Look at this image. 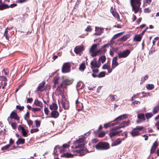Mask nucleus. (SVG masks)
I'll list each match as a JSON object with an SVG mask.
<instances>
[{"label":"nucleus","mask_w":159,"mask_h":159,"mask_svg":"<svg viewBox=\"0 0 159 159\" xmlns=\"http://www.w3.org/2000/svg\"><path fill=\"white\" fill-rule=\"evenodd\" d=\"M146 87L148 90H152L154 88V86L153 84H148L146 85Z\"/></svg>","instance_id":"nucleus-35"},{"label":"nucleus","mask_w":159,"mask_h":159,"mask_svg":"<svg viewBox=\"0 0 159 159\" xmlns=\"http://www.w3.org/2000/svg\"><path fill=\"white\" fill-rule=\"evenodd\" d=\"M85 68V64L84 63H83L80 65L79 69L80 70L83 71Z\"/></svg>","instance_id":"nucleus-36"},{"label":"nucleus","mask_w":159,"mask_h":159,"mask_svg":"<svg viewBox=\"0 0 159 159\" xmlns=\"http://www.w3.org/2000/svg\"><path fill=\"white\" fill-rule=\"evenodd\" d=\"M16 108L17 109H18L20 110H22L24 108V106H20L19 105H17L16 107Z\"/></svg>","instance_id":"nucleus-53"},{"label":"nucleus","mask_w":159,"mask_h":159,"mask_svg":"<svg viewBox=\"0 0 159 159\" xmlns=\"http://www.w3.org/2000/svg\"><path fill=\"white\" fill-rule=\"evenodd\" d=\"M18 129L19 130H21L22 131V135L25 137H26L27 136V131L25 130L24 128L21 125H19L18 127Z\"/></svg>","instance_id":"nucleus-11"},{"label":"nucleus","mask_w":159,"mask_h":159,"mask_svg":"<svg viewBox=\"0 0 159 159\" xmlns=\"http://www.w3.org/2000/svg\"><path fill=\"white\" fill-rule=\"evenodd\" d=\"M130 121L127 120L126 121H124L120 125V127L121 128H123L128 126L129 125Z\"/></svg>","instance_id":"nucleus-18"},{"label":"nucleus","mask_w":159,"mask_h":159,"mask_svg":"<svg viewBox=\"0 0 159 159\" xmlns=\"http://www.w3.org/2000/svg\"><path fill=\"white\" fill-rule=\"evenodd\" d=\"M44 111L45 114L46 115H48L49 112V110H48V108L47 107H45L44 109Z\"/></svg>","instance_id":"nucleus-50"},{"label":"nucleus","mask_w":159,"mask_h":159,"mask_svg":"<svg viewBox=\"0 0 159 159\" xmlns=\"http://www.w3.org/2000/svg\"><path fill=\"white\" fill-rule=\"evenodd\" d=\"M33 101V99L32 98H27V102H29V103H31Z\"/></svg>","instance_id":"nucleus-62"},{"label":"nucleus","mask_w":159,"mask_h":159,"mask_svg":"<svg viewBox=\"0 0 159 159\" xmlns=\"http://www.w3.org/2000/svg\"><path fill=\"white\" fill-rule=\"evenodd\" d=\"M148 78V75H146L144 77H142L141 80V84L143 83L145 80H147Z\"/></svg>","instance_id":"nucleus-43"},{"label":"nucleus","mask_w":159,"mask_h":159,"mask_svg":"<svg viewBox=\"0 0 159 159\" xmlns=\"http://www.w3.org/2000/svg\"><path fill=\"white\" fill-rule=\"evenodd\" d=\"M85 31H90L92 30V28H91V26H88L87 28L85 29Z\"/></svg>","instance_id":"nucleus-56"},{"label":"nucleus","mask_w":159,"mask_h":159,"mask_svg":"<svg viewBox=\"0 0 159 159\" xmlns=\"http://www.w3.org/2000/svg\"><path fill=\"white\" fill-rule=\"evenodd\" d=\"M140 0H131V5L132 7V11L137 13L139 10L141 4Z\"/></svg>","instance_id":"nucleus-3"},{"label":"nucleus","mask_w":159,"mask_h":159,"mask_svg":"<svg viewBox=\"0 0 159 159\" xmlns=\"http://www.w3.org/2000/svg\"><path fill=\"white\" fill-rule=\"evenodd\" d=\"M61 103L62 104V107L64 108L65 109H68L69 107V105L68 103V102L66 100L65 98H63L62 99Z\"/></svg>","instance_id":"nucleus-10"},{"label":"nucleus","mask_w":159,"mask_h":159,"mask_svg":"<svg viewBox=\"0 0 159 159\" xmlns=\"http://www.w3.org/2000/svg\"><path fill=\"white\" fill-rule=\"evenodd\" d=\"M10 124L11 127L13 129L15 130L16 129L17 124L15 122H11Z\"/></svg>","instance_id":"nucleus-40"},{"label":"nucleus","mask_w":159,"mask_h":159,"mask_svg":"<svg viewBox=\"0 0 159 159\" xmlns=\"http://www.w3.org/2000/svg\"><path fill=\"white\" fill-rule=\"evenodd\" d=\"M98 44H94L93 45L89 50V53L92 57H94L99 54L101 55L105 53L107 50L106 48H108L109 46H111L110 43H107L102 46L101 47V48L98 50L97 49V46Z\"/></svg>","instance_id":"nucleus-2"},{"label":"nucleus","mask_w":159,"mask_h":159,"mask_svg":"<svg viewBox=\"0 0 159 159\" xmlns=\"http://www.w3.org/2000/svg\"><path fill=\"white\" fill-rule=\"evenodd\" d=\"M25 140L23 139L19 138L18 139L16 143L17 145H20V144H23L25 143Z\"/></svg>","instance_id":"nucleus-29"},{"label":"nucleus","mask_w":159,"mask_h":159,"mask_svg":"<svg viewBox=\"0 0 159 159\" xmlns=\"http://www.w3.org/2000/svg\"><path fill=\"white\" fill-rule=\"evenodd\" d=\"M7 29H8V28L6 29L4 32V36L5 37V38L9 40V35L7 33Z\"/></svg>","instance_id":"nucleus-42"},{"label":"nucleus","mask_w":159,"mask_h":159,"mask_svg":"<svg viewBox=\"0 0 159 159\" xmlns=\"http://www.w3.org/2000/svg\"><path fill=\"white\" fill-rule=\"evenodd\" d=\"M116 124L114 123H112L111 122H108L107 123L105 124L104 125V127L105 128H107L108 127L114 126Z\"/></svg>","instance_id":"nucleus-30"},{"label":"nucleus","mask_w":159,"mask_h":159,"mask_svg":"<svg viewBox=\"0 0 159 159\" xmlns=\"http://www.w3.org/2000/svg\"><path fill=\"white\" fill-rule=\"evenodd\" d=\"M13 119L17 120L19 121L20 120V117L18 116L16 113L14 111H12L10 114V116H9L7 120L9 124H10L11 121L10 119Z\"/></svg>","instance_id":"nucleus-7"},{"label":"nucleus","mask_w":159,"mask_h":159,"mask_svg":"<svg viewBox=\"0 0 159 159\" xmlns=\"http://www.w3.org/2000/svg\"><path fill=\"white\" fill-rule=\"evenodd\" d=\"M84 50V48L83 46H76L74 49L75 52L77 54H79Z\"/></svg>","instance_id":"nucleus-13"},{"label":"nucleus","mask_w":159,"mask_h":159,"mask_svg":"<svg viewBox=\"0 0 159 159\" xmlns=\"http://www.w3.org/2000/svg\"><path fill=\"white\" fill-rule=\"evenodd\" d=\"M27 1V0H17L16 1V2L22 3L25 2Z\"/></svg>","instance_id":"nucleus-59"},{"label":"nucleus","mask_w":159,"mask_h":159,"mask_svg":"<svg viewBox=\"0 0 159 159\" xmlns=\"http://www.w3.org/2000/svg\"><path fill=\"white\" fill-rule=\"evenodd\" d=\"M158 146V144L157 141H155L153 145L152 146V148L151 150V153H153L155 150H156L157 147Z\"/></svg>","instance_id":"nucleus-20"},{"label":"nucleus","mask_w":159,"mask_h":159,"mask_svg":"<svg viewBox=\"0 0 159 159\" xmlns=\"http://www.w3.org/2000/svg\"><path fill=\"white\" fill-rule=\"evenodd\" d=\"M84 139V137L82 136L78 140L74 142V145L71 147V150L73 154L69 153H63L70 146V145L67 144H64L60 147L59 145L56 146L54 148L53 153L54 155L66 158L72 157L74 156L78 155V154L81 156L84 155L86 154L85 149L83 143Z\"/></svg>","instance_id":"nucleus-1"},{"label":"nucleus","mask_w":159,"mask_h":159,"mask_svg":"<svg viewBox=\"0 0 159 159\" xmlns=\"http://www.w3.org/2000/svg\"><path fill=\"white\" fill-rule=\"evenodd\" d=\"M3 72H4V74H5V75H7L8 74V70H3Z\"/></svg>","instance_id":"nucleus-64"},{"label":"nucleus","mask_w":159,"mask_h":159,"mask_svg":"<svg viewBox=\"0 0 159 159\" xmlns=\"http://www.w3.org/2000/svg\"><path fill=\"white\" fill-rule=\"evenodd\" d=\"M106 59V57L105 56H102L99 57L98 60L101 63L102 62V63H103L105 61Z\"/></svg>","instance_id":"nucleus-32"},{"label":"nucleus","mask_w":159,"mask_h":159,"mask_svg":"<svg viewBox=\"0 0 159 159\" xmlns=\"http://www.w3.org/2000/svg\"><path fill=\"white\" fill-rule=\"evenodd\" d=\"M130 134L132 136L134 137L138 136L139 134V132L135 129H134L133 130L130 132Z\"/></svg>","instance_id":"nucleus-27"},{"label":"nucleus","mask_w":159,"mask_h":159,"mask_svg":"<svg viewBox=\"0 0 159 159\" xmlns=\"http://www.w3.org/2000/svg\"><path fill=\"white\" fill-rule=\"evenodd\" d=\"M39 130V129L37 128H34L31 129L30 130V132L31 133H35L38 132Z\"/></svg>","instance_id":"nucleus-48"},{"label":"nucleus","mask_w":159,"mask_h":159,"mask_svg":"<svg viewBox=\"0 0 159 159\" xmlns=\"http://www.w3.org/2000/svg\"><path fill=\"white\" fill-rule=\"evenodd\" d=\"M145 115L143 113L139 114L138 115V119L141 120H145Z\"/></svg>","instance_id":"nucleus-31"},{"label":"nucleus","mask_w":159,"mask_h":159,"mask_svg":"<svg viewBox=\"0 0 159 159\" xmlns=\"http://www.w3.org/2000/svg\"><path fill=\"white\" fill-rule=\"evenodd\" d=\"M50 109L51 110H56L58 108L57 105L55 103H52L50 106Z\"/></svg>","instance_id":"nucleus-26"},{"label":"nucleus","mask_w":159,"mask_h":159,"mask_svg":"<svg viewBox=\"0 0 159 159\" xmlns=\"http://www.w3.org/2000/svg\"><path fill=\"white\" fill-rule=\"evenodd\" d=\"M41 109L39 108H32V111L35 113L37 111H40Z\"/></svg>","instance_id":"nucleus-44"},{"label":"nucleus","mask_w":159,"mask_h":159,"mask_svg":"<svg viewBox=\"0 0 159 159\" xmlns=\"http://www.w3.org/2000/svg\"><path fill=\"white\" fill-rule=\"evenodd\" d=\"M130 53V51L129 49H126L120 52L118 54V57L120 59L127 57Z\"/></svg>","instance_id":"nucleus-6"},{"label":"nucleus","mask_w":159,"mask_h":159,"mask_svg":"<svg viewBox=\"0 0 159 159\" xmlns=\"http://www.w3.org/2000/svg\"><path fill=\"white\" fill-rule=\"evenodd\" d=\"M103 28L98 27H95V31L97 32L96 33H94L95 35H100L103 33Z\"/></svg>","instance_id":"nucleus-16"},{"label":"nucleus","mask_w":159,"mask_h":159,"mask_svg":"<svg viewBox=\"0 0 159 159\" xmlns=\"http://www.w3.org/2000/svg\"><path fill=\"white\" fill-rule=\"evenodd\" d=\"M123 33V32H120L118 33H117L116 34L114 35L112 38V39H116L118 37H119Z\"/></svg>","instance_id":"nucleus-41"},{"label":"nucleus","mask_w":159,"mask_h":159,"mask_svg":"<svg viewBox=\"0 0 159 159\" xmlns=\"http://www.w3.org/2000/svg\"><path fill=\"white\" fill-rule=\"evenodd\" d=\"M98 68H91L92 69L93 73L92 74V76L94 78L98 77Z\"/></svg>","instance_id":"nucleus-17"},{"label":"nucleus","mask_w":159,"mask_h":159,"mask_svg":"<svg viewBox=\"0 0 159 159\" xmlns=\"http://www.w3.org/2000/svg\"><path fill=\"white\" fill-rule=\"evenodd\" d=\"M156 51V50L155 49V48L153 47V45H152V47L151 48L149 52V54H152L154 52Z\"/></svg>","instance_id":"nucleus-47"},{"label":"nucleus","mask_w":159,"mask_h":159,"mask_svg":"<svg viewBox=\"0 0 159 159\" xmlns=\"http://www.w3.org/2000/svg\"><path fill=\"white\" fill-rule=\"evenodd\" d=\"M130 35L129 34H127L122 37L120 39V41H121L124 42L126 41L130 37Z\"/></svg>","instance_id":"nucleus-25"},{"label":"nucleus","mask_w":159,"mask_h":159,"mask_svg":"<svg viewBox=\"0 0 159 159\" xmlns=\"http://www.w3.org/2000/svg\"><path fill=\"white\" fill-rule=\"evenodd\" d=\"M117 57H115L112 60V69H114L118 65V63L117 62Z\"/></svg>","instance_id":"nucleus-15"},{"label":"nucleus","mask_w":159,"mask_h":159,"mask_svg":"<svg viewBox=\"0 0 159 159\" xmlns=\"http://www.w3.org/2000/svg\"><path fill=\"white\" fill-rule=\"evenodd\" d=\"M121 140L120 139H117L112 143L111 146H114L119 145L121 143Z\"/></svg>","instance_id":"nucleus-21"},{"label":"nucleus","mask_w":159,"mask_h":159,"mask_svg":"<svg viewBox=\"0 0 159 159\" xmlns=\"http://www.w3.org/2000/svg\"><path fill=\"white\" fill-rule=\"evenodd\" d=\"M70 71V66L68 63L64 64L62 68V71L63 73H67Z\"/></svg>","instance_id":"nucleus-9"},{"label":"nucleus","mask_w":159,"mask_h":159,"mask_svg":"<svg viewBox=\"0 0 159 159\" xmlns=\"http://www.w3.org/2000/svg\"><path fill=\"white\" fill-rule=\"evenodd\" d=\"M10 146V144H7L1 148V150L4 151L7 149Z\"/></svg>","instance_id":"nucleus-46"},{"label":"nucleus","mask_w":159,"mask_h":159,"mask_svg":"<svg viewBox=\"0 0 159 159\" xmlns=\"http://www.w3.org/2000/svg\"><path fill=\"white\" fill-rule=\"evenodd\" d=\"M143 127L142 126H137L134 129L136 130H142L143 129Z\"/></svg>","instance_id":"nucleus-55"},{"label":"nucleus","mask_w":159,"mask_h":159,"mask_svg":"<svg viewBox=\"0 0 159 159\" xmlns=\"http://www.w3.org/2000/svg\"><path fill=\"white\" fill-rule=\"evenodd\" d=\"M155 126L157 127L158 130H159V120H158L155 125Z\"/></svg>","instance_id":"nucleus-57"},{"label":"nucleus","mask_w":159,"mask_h":159,"mask_svg":"<svg viewBox=\"0 0 159 159\" xmlns=\"http://www.w3.org/2000/svg\"><path fill=\"white\" fill-rule=\"evenodd\" d=\"M51 117L54 118H57L59 115V113L56 111H53L51 112Z\"/></svg>","instance_id":"nucleus-22"},{"label":"nucleus","mask_w":159,"mask_h":159,"mask_svg":"<svg viewBox=\"0 0 159 159\" xmlns=\"http://www.w3.org/2000/svg\"><path fill=\"white\" fill-rule=\"evenodd\" d=\"M90 64L91 68H99L100 66L101 63L98 60L97 61L96 59H94Z\"/></svg>","instance_id":"nucleus-8"},{"label":"nucleus","mask_w":159,"mask_h":159,"mask_svg":"<svg viewBox=\"0 0 159 159\" xmlns=\"http://www.w3.org/2000/svg\"><path fill=\"white\" fill-rule=\"evenodd\" d=\"M112 12L113 15L117 19H120V17L118 14L116 12L114 11H111Z\"/></svg>","instance_id":"nucleus-38"},{"label":"nucleus","mask_w":159,"mask_h":159,"mask_svg":"<svg viewBox=\"0 0 159 159\" xmlns=\"http://www.w3.org/2000/svg\"><path fill=\"white\" fill-rule=\"evenodd\" d=\"M139 93H137V94L136 95H134L133 96H132V97L131 98V101H133L134 100V98H137V96L139 95Z\"/></svg>","instance_id":"nucleus-58"},{"label":"nucleus","mask_w":159,"mask_h":159,"mask_svg":"<svg viewBox=\"0 0 159 159\" xmlns=\"http://www.w3.org/2000/svg\"><path fill=\"white\" fill-rule=\"evenodd\" d=\"M142 34H139L138 35L136 36L135 37L136 40L137 41H140L142 38Z\"/></svg>","instance_id":"nucleus-39"},{"label":"nucleus","mask_w":159,"mask_h":159,"mask_svg":"<svg viewBox=\"0 0 159 159\" xmlns=\"http://www.w3.org/2000/svg\"><path fill=\"white\" fill-rule=\"evenodd\" d=\"M159 111V104L158 105L154 107L153 109V114H156Z\"/></svg>","instance_id":"nucleus-34"},{"label":"nucleus","mask_w":159,"mask_h":159,"mask_svg":"<svg viewBox=\"0 0 159 159\" xmlns=\"http://www.w3.org/2000/svg\"><path fill=\"white\" fill-rule=\"evenodd\" d=\"M0 80H4L6 81L7 80V78L3 76H0Z\"/></svg>","instance_id":"nucleus-52"},{"label":"nucleus","mask_w":159,"mask_h":159,"mask_svg":"<svg viewBox=\"0 0 159 159\" xmlns=\"http://www.w3.org/2000/svg\"><path fill=\"white\" fill-rule=\"evenodd\" d=\"M34 104L36 106H39L40 107H43V104L42 102L38 100H35L34 101Z\"/></svg>","instance_id":"nucleus-24"},{"label":"nucleus","mask_w":159,"mask_h":159,"mask_svg":"<svg viewBox=\"0 0 159 159\" xmlns=\"http://www.w3.org/2000/svg\"><path fill=\"white\" fill-rule=\"evenodd\" d=\"M45 83V82L43 81L39 84V85L37 88L38 91H44L46 89V88L44 86Z\"/></svg>","instance_id":"nucleus-12"},{"label":"nucleus","mask_w":159,"mask_h":159,"mask_svg":"<svg viewBox=\"0 0 159 159\" xmlns=\"http://www.w3.org/2000/svg\"><path fill=\"white\" fill-rule=\"evenodd\" d=\"M35 122L36 126V127H38V126L39 127L40 125V121L38 120H36L35 121Z\"/></svg>","instance_id":"nucleus-51"},{"label":"nucleus","mask_w":159,"mask_h":159,"mask_svg":"<svg viewBox=\"0 0 159 159\" xmlns=\"http://www.w3.org/2000/svg\"><path fill=\"white\" fill-rule=\"evenodd\" d=\"M121 131H112L110 133L109 135L111 137H113L115 136L116 135L118 134Z\"/></svg>","instance_id":"nucleus-33"},{"label":"nucleus","mask_w":159,"mask_h":159,"mask_svg":"<svg viewBox=\"0 0 159 159\" xmlns=\"http://www.w3.org/2000/svg\"><path fill=\"white\" fill-rule=\"evenodd\" d=\"M59 79L60 78L58 76H56L53 78V81L54 85L53 87V88L55 89L56 88V85L58 84Z\"/></svg>","instance_id":"nucleus-19"},{"label":"nucleus","mask_w":159,"mask_h":159,"mask_svg":"<svg viewBox=\"0 0 159 159\" xmlns=\"http://www.w3.org/2000/svg\"><path fill=\"white\" fill-rule=\"evenodd\" d=\"M29 117V112H27L25 114V116L24 118L25 119L26 121H27V118H28Z\"/></svg>","instance_id":"nucleus-49"},{"label":"nucleus","mask_w":159,"mask_h":159,"mask_svg":"<svg viewBox=\"0 0 159 159\" xmlns=\"http://www.w3.org/2000/svg\"><path fill=\"white\" fill-rule=\"evenodd\" d=\"M140 103V102L139 101H135L134 102H132V105L134 104V105H135V104H137L138 103Z\"/></svg>","instance_id":"nucleus-63"},{"label":"nucleus","mask_w":159,"mask_h":159,"mask_svg":"<svg viewBox=\"0 0 159 159\" xmlns=\"http://www.w3.org/2000/svg\"><path fill=\"white\" fill-rule=\"evenodd\" d=\"M102 68L104 69H107L109 73H111L112 70V68H111L110 65L108 63L103 65Z\"/></svg>","instance_id":"nucleus-14"},{"label":"nucleus","mask_w":159,"mask_h":159,"mask_svg":"<svg viewBox=\"0 0 159 159\" xmlns=\"http://www.w3.org/2000/svg\"><path fill=\"white\" fill-rule=\"evenodd\" d=\"M105 134V133L104 132H101L99 133V137H102L104 136Z\"/></svg>","instance_id":"nucleus-54"},{"label":"nucleus","mask_w":159,"mask_h":159,"mask_svg":"<svg viewBox=\"0 0 159 159\" xmlns=\"http://www.w3.org/2000/svg\"><path fill=\"white\" fill-rule=\"evenodd\" d=\"M154 114H153V112H149L145 114V117H146L147 119H148L151 118Z\"/></svg>","instance_id":"nucleus-28"},{"label":"nucleus","mask_w":159,"mask_h":159,"mask_svg":"<svg viewBox=\"0 0 159 159\" xmlns=\"http://www.w3.org/2000/svg\"><path fill=\"white\" fill-rule=\"evenodd\" d=\"M95 147L97 150H107L109 148V145L107 143L100 142L96 145Z\"/></svg>","instance_id":"nucleus-4"},{"label":"nucleus","mask_w":159,"mask_h":159,"mask_svg":"<svg viewBox=\"0 0 159 159\" xmlns=\"http://www.w3.org/2000/svg\"><path fill=\"white\" fill-rule=\"evenodd\" d=\"M127 115L125 114H123L119 116L118 117L116 118L114 120V121H119L124 119H125L127 117Z\"/></svg>","instance_id":"nucleus-23"},{"label":"nucleus","mask_w":159,"mask_h":159,"mask_svg":"<svg viewBox=\"0 0 159 159\" xmlns=\"http://www.w3.org/2000/svg\"><path fill=\"white\" fill-rule=\"evenodd\" d=\"M120 128H121L120 127V125H119V126H116V127H114V128H112V130H116Z\"/></svg>","instance_id":"nucleus-60"},{"label":"nucleus","mask_w":159,"mask_h":159,"mask_svg":"<svg viewBox=\"0 0 159 159\" xmlns=\"http://www.w3.org/2000/svg\"><path fill=\"white\" fill-rule=\"evenodd\" d=\"M105 73L104 72H102L99 74H98V77L99 78L103 77L105 76Z\"/></svg>","instance_id":"nucleus-45"},{"label":"nucleus","mask_w":159,"mask_h":159,"mask_svg":"<svg viewBox=\"0 0 159 159\" xmlns=\"http://www.w3.org/2000/svg\"><path fill=\"white\" fill-rule=\"evenodd\" d=\"M72 83V81L70 80L65 79L63 80L62 82L58 86L57 90L59 92V93H61V88L64 85H70Z\"/></svg>","instance_id":"nucleus-5"},{"label":"nucleus","mask_w":159,"mask_h":159,"mask_svg":"<svg viewBox=\"0 0 159 159\" xmlns=\"http://www.w3.org/2000/svg\"><path fill=\"white\" fill-rule=\"evenodd\" d=\"M9 7L8 5L7 4H2L0 5V10H2L4 9L7 8Z\"/></svg>","instance_id":"nucleus-37"},{"label":"nucleus","mask_w":159,"mask_h":159,"mask_svg":"<svg viewBox=\"0 0 159 159\" xmlns=\"http://www.w3.org/2000/svg\"><path fill=\"white\" fill-rule=\"evenodd\" d=\"M27 123L28 124V125H29V126H30V125H32L33 124V122H32V121L30 120H27Z\"/></svg>","instance_id":"nucleus-61"}]
</instances>
